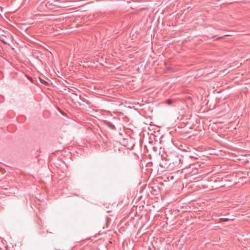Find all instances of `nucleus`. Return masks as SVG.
I'll use <instances>...</instances> for the list:
<instances>
[{"label": "nucleus", "instance_id": "1", "mask_svg": "<svg viewBox=\"0 0 250 250\" xmlns=\"http://www.w3.org/2000/svg\"><path fill=\"white\" fill-rule=\"evenodd\" d=\"M172 163H169L168 166L172 165L175 167H180L181 159L178 156H175L173 158Z\"/></svg>", "mask_w": 250, "mask_h": 250}, {"label": "nucleus", "instance_id": "2", "mask_svg": "<svg viewBox=\"0 0 250 250\" xmlns=\"http://www.w3.org/2000/svg\"><path fill=\"white\" fill-rule=\"evenodd\" d=\"M106 124L112 129H115V126L112 124H111V123L109 122H107L106 123Z\"/></svg>", "mask_w": 250, "mask_h": 250}, {"label": "nucleus", "instance_id": "3", "mask_svg": "<svg viewBox=\"0 0 250 250\" xmlns=\"http://www.w3.org/2000/svg\"><path fill=\"white\" fill-rule=\"evenodd\" d=\"M171 101L170 100H168L167 101V104H169V105H171Z\"/></svg>", "mask_w": 250, "mask_h": 250}, {"label": "nucleus", "instance_id": "4", "mask_svg": "<svg viewBox=\"0 0 250 250\" xmlns=\"http://www.w3.org/2000/svg\"><path fill=\"white\" fill-rule=\"evenodd\" d=\"M160 166L161 167H163V166L161 165V164H160ZM165 166L164 167H165Z\"/></svg>", "mask_w": 250, "mask_h": 250}]
</instances>
